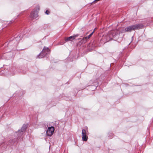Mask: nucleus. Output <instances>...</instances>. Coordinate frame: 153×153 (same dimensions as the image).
Masks as SVG:
<instances>
[{"label": "nucleus", "instance_id": "nucleus-1", "mask_svg": "<svg viewBox=\"0 0 153 153\" xmlns=\"http://www.w3.org/2000/svg\"><path fill=\"white\" fill-rule=\"evenodd\" d=\"M119 35V34H118L117 31L112 30L109 32L104 37H105L107 41H109L112 39L116 40L118 38Z\"/></svg>", "mask_w": 153, "mask_h": 153}, {"label": "nucleus", "instance_id": "nucleus-2", "mask_svg": "<svg viewBox=\"0 0 153 153\" xmlns=\"http://www.w3.org/2000/svg\"><path fill=\"white\" fill-rule=\"evenodd\" d=\"M50 53V50L48 47H44L40 53L37 56V58H41L45 57Z\"/></svg>", "mask_w": 153, "mask_h": 153}, {"label": "nucleus", "instance_id": "nucleus-3", "mask_svg": "<svg viewBox=\"0 0 153 153\" xmlns=\"http://www.w3.org/2000/svg\"><path fill=\"white\" fill-rule=\"evenodd\" d=\"M54 131V128L53 127L51 126L48 128L46 131V134L47 135L51 136L53 134Z\"/></svg>", "mask_w": 153, "mask_h": 153}, {"label": "nucleus", "instance_id": "nucleus-4", "mask_svg": "<svg viewBox=\"0 0 153 153\" xmlns=\"http://www.w3.org/2000/svg\"><path fill=\"white\" fill-rule=\"evenodd\" d=\"M82 139L84 141H87L88 140V137L86 134V131L84 129H83L82 132Z\"/></svg>", "mask_w": 153, "mask_h": 153}, {"label": "nucleus", "instance_id": "nucleus-5", "mask_svg": "<svg viewBox=\"0 0 153 153\" xmlns=\"http://www.w3.org/2000/svg\"><path fill=\"white\" fill-rule=\"evenodd\" d=\"M30 15L32 19H33L37 18L38 16L37 11L35 10H33L32 11Z\"/></svg>", "mask_w": 153, "mask_h": 153}, {"label": "nucleus", "instance_id": "nucleus-6", "mask_svg": "<svg viewBox=\"0 0 153 153\" xmlns=\"http://www.w3.org/2000/svg\"><path fill=\"white\" fill-rule=\"evenodd\" d=\"M135 30H139L143 28L144 26L142 24H138L134 25Z\"/></svg>", "mask_w": 153, "mask_h": 153}, {"label": "nucleus", "instance_id": "nucleus-7", "mask_svg": "<svg viewBox=\"0 0 153 153\" xmlns=\"http://www.w3.org/2000/svg\"><path fill=\"white\" fill-rule=\"evenodd\" d=\"M125 30L126 32H131L132 30H135L134 25L129 26L125 28Z\"/></svg>", "mask_w": 153, "mask_h": 153}, {"label": "nucleus", "instance_id": "nucleus-8", "mask_svg": "<svg viewBox=\"0 0 153 153\" xmlns=\"http://www.w3.org/2000/svg\"><path fill=\"white\" fill-rule=\"evenodd\" d=\"M21 40V38H20V36H19V35H18V36L15 37L13 40L11 42H10V43L12 42H15V41H16V44H17L19 42V41Z\"/></svg>", "mask_w": 153, "mask_h": 153}, {"label": "nucleus", "instance_id": "nucleus-9", "mask_svg": "<svg viewBox=\"0 0 153 153\" xmlns=\"http://www.w3.org/2000/svg\"><path fill=\"white\" fill-rule=\"evenodd\" d=\"M27 128V126L25 124H24L20 129L18 130V131L19 132H23L25 131Z\"/></svg>", "mask_w": 153, "mask_h": 153}, {"label": "nucleus", "instance_id": "nucleus-10", "mask_svg": "<svg viewBox=\"0 0 153 153\" xmlns=\"http://www.w3.org/2000/svg\"><path fill=\"white\" fill-rule=\"evenodd\" d=\"M89 39V37L88 36L85 37L83 38L81 40V42L82 43H85L86 42L87 40Z\"/></svg>", "mask_w": 153, "mask_h": 153}, {"label": "nucleus", "instance_id": "nucleus-11", "mask_svg": "<svg viewBox=\"0 0 153 153\" xmlns=\"http://www.w3.org/2000/svg\"><path fill=\"white\" fill-rule=\"evenodd\" d=\"M73 40H74V37L73 36H71L67 38L66 39H65V41L66 42L69 41H72Z\"/></svg>", "mask_w": 153, "mask_h": 153}, {"label": "nucleus", "instance_id": "nucleus-12", "mask_svg": "<svg viewBox=\"0 0 153 153\" xmlns=\"http://www.w3.org/2000/svg\"><path fill=\"white\" fill-rule=\"evenodd\" d=\"M16 141V139H14L10 140L9 141H10V144L11 145H12Z\"/></svg>", "mask_w": 153, "mask_h": 153}, {"label": "nucleus", "instance_id": "nucleus-13", "mask_svg": "<svg viewBox=\"0 0 153 153\" xmlns=\"http://www.w3.org/2000/svg\"><path fill=\"white\" fill-rule=\"evenodd\" d=\"M72 36L74 37V39L76 37H77L79 36V35L78 34H76V35H74L73 36Z\"/></svg>", "mask_w": 153, "mask_h": 153}, {"label": "nucleus", "instance_id": "nucleus-14", "mask_svg": "<svg viewBox=\"0 0 153 153\" xmlns=\"http://www.w3.org/2000/svg\"><path fill=\"white\" fill-rule=\"evenodd\" d=\"M94 32V30L88 36L89 37V38L92 35L93 33Z\"/></svg>", "mask_w": 153, "mask_h": 153}, {"label": "nucleus", "instance_id": "nucleus-15", "mask_svg": "<svg viewBox=\"0 0 153 153\" xmlns=\"http://www.w3.org/2000/svg\"><path fill=\"white\" fill-rule=\"evenodd\" d=\"M45 13L47 15L49 14L50 13V12L48 10H47L45 12Z\"/></svg>", "mask_w": 153, "mask_h": 153}, {"label": "nucleus", "instance_id": "nucleus-16", "mask_svg": "<svg viewBox=\"0 0 153 153\" xmlns=\"http://www.w3.org/2000/svg\"><path fill=\"white\" fill-rule=\"evenodd\" d=\"M37 9H38V10H39V7H38V8H37Z\"/></svg>", "mask_w": 153, "mask_h": 153}]
</instances>
